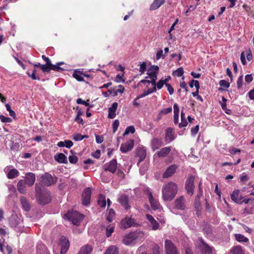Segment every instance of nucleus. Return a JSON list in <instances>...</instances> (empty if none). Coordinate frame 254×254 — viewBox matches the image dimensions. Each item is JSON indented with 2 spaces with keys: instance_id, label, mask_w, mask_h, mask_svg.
I'll return each mask as SVG.
<instances>
[{
  "instance_id": "nucleus-1",
  "label": "nucleus",
  "mask_w": 254,
  "mask_h": 254,
  "mask_svg": "<svg viewBox=\"0 0 254 254\" xmlns=\"http://www.w3.org/2000/svg\"><path fill=\"white\" fill-rule=\"evenodd\" d=\"M178 186L173 182H169L162 188V198L165 201H171L178 192Z\"/></svg>"
},
{
  "instance_id": "nucleus-2",
  "label": "nucleus",
  "mask_w": 254,
  "mask_h": 254,
  "mask_svg": "<svg viewBox=\"0 0 254 254\" xmlns=\"http://www.w3.org/2000/svg\"><path fill=\"white\" fill-rule=\"evenodd\" d=\"M187 208V201L185 197L183 196H180L176 198L173 202L171 211L176 213L177 210H185Z\"/></svg>"
},
{
  "instance_id": "nucleus-3",
  "label": "nucleus",
  "mask_w": 254,
  "mask_h": 254,
  "mask_svg": "<svg viewBox=\"0 0 254 254\" xmlns=\"http://www.w3.org/2000/svg\"><path fill=\"white\" fill-rule=\"evenodd\" d=\"M64 218H66L69 221H71L74 225H79L83 220L84 215L81 214L76 211H68L67 213L64 215Z\"/></svg>"
},
{
  "instance_id": "nucleus-4",
  "label": "nucleus",
  "mask_w": 254,
  "mask_h": 254,
  "mask_svg": "<svg viewBox=\"0 0 254 254\" xmlns=\"http://www.w3.org/2000/svg\"><path fill=\"white\" fill-rule=\"evenodd\" d=\"M64 64V62H59L56 64L52 65L51 66L48 65V64H42L41 69L44 72H49L51 70H53L56 71H63L64 70V68L60 66Z\"/></svg>"
},
{
  "instance_id": "nucleus-5",
  "label": "nucleus",
  "mask_w": 254,
  "mask_h": 254,
  "mask_svg": "<svg viewBox=\"0 0 254 254\" xmlns=\"http://www.w3.org/2000/svg\"><path fill=\"white\" fill-rule=\"evenodd\" d=\"M137 232H130L126 235L123 240L124 244L126 245H133L135 243L134 241L137 240L139 237V233Z\"/></svg>"
},
{
  "instance_id": "nucleus-6",
  "label": "nucleus",
  "mask_w": 254,
  "mask_h": 254,
  "mask_svg": "<svg viewBox=\"0 0 254 254\" xmlns=\"http://www.w3.org/2000/svg\"><path fill=\"white\" fill-rule=\"evenodd\" d=\"M165 254H179L176 247L170 240H166L165 241Z\"/></svg>"
},
{
  "instance_id": "nucleus-7",
  "label": "nucleus",
  "mask_w": 254,
  "mask_h": 254,
  "mask_svg": "<svg viewBox=\"0 0 254 254\" xmlns=\"http://www.w3.org/2000/svg\"><path fill=\"white\" fill-rule=\"evenodd\" d=\"M41 182L46 186H50L55 183L57 181L56 178L48 173H45L41 176Z\"/></svg>"
},
{
  "instance_id": "nucleus-8",
  "label": "nucleus",
  "mask_w": 254,
  "mask_h": 254,
  "mask_svg": "<svg viewBox=\"0 0 254 254\" xmlns=\"http://www.w3.org/2000/svg\"><path fill=\"white\" fill-rule=\"evenodd\" d=\"M59 245L61 247V254H65L68 251L69 247L68 240L64 236L61 237L59 241Z\"/></svg>"
},
{
  "instance_id": "nucleus-9",
  "label": "nucleus",
  "mask_w": 254,
  "mask_h": 254,
  "mask_svg": "<svg viewBox=\"0 0 254 254\" xmlns=\"http://www.w3.org/2000/svg\"><path fill=\"white\" fill-rule=\"evenodd\" d=\"M146 194H147L148 195V199L151 208L154 210L159 209L160 208L161 205L158 201L153 197L152 192L150 191L149 189H147L146 190Z\"/></svg>"
},
{
  "instance_id": "nucleus-10",
  "label": "nucleus",
  "mask_w": 254,
  "mask_h": 254,
  "mask_svg": "<svg viewBox=\"0 0 254 254\" xmlns=\"http://www.w3.org/2000/svg\"><path fill=\"white\" fill-rule=\"evenodd\" d=\"M198 240L201 243L199 246L201 252L203 254H211L213 248L207 245L202 238H199Z\"/></svg>"
},
{
  "instance_id": "nucleus-11",
  "label": "nucleus",
  "mask_w": 254,
  "mask_h": 254,
  "mask_svg": "<svg viewBox=\"0 0 254 254\" xmlns=\"http://www.w3.org/2000/svg\"><path fill=\"white\" fill-rule=\"evenodd\" d=\"M194 177L191 176L189 177L186 180L185 183V188L187 191V193L190 195H192L193 194V190H194Z\"/></svg>"
},
{
  "instance_id": "nucleus-12",
  "label": "nucleus",
  "mask_w": 254,
  "mask_h": 254,
  "mask_svg": "<svg viewBox=\"0 0 254 254\" xmlns=\"http://www.w3.org/2000/svg\"><path fill=\"white\" fill-rule=\"evenodd\" d=\"M103 167L105 171H109L114 174L116 172L117 168V160L113 159L109 163L105 164Z\"/></svg>"
},
{
  "instance_id": "nucleus-13",
  "label": "nucleus",
  "mask_w": 254,
  "mask_h": 254,
  "mask_svg": "<svg viewBox=\"0 0 254 254\" xmlns=\"http://www.w3.org/2000/svg\"><path fill=\"white\" fill-rule=\"evenodd\" d=\"M91 191L90 188H86L82 194V203L84 205H88L90 202Z\"/></svg>"
},
{
  "instance_id": "nucleus-14",
  "label": "nucleus",
  "mask_w": 254,
  "mask_h": 254,
  "mask_svg": "<svg viewBox=\"0 0 254 254\" xmlns=\"http://www.w3.org/2000/svg\"><path fill=\"white\" fill-rule=\"evenodd\" d=\"M37 198L39 202L42 205L47 204L51 200L50 193L47 191H44L43 193L37 197Z\"/></svg>"
},
{
  "instance_id": "nucleus-15",
  "label": "nucleus",
  "mask_w": 254,
  "mask_h": 254,
  "mask_svg": "<svg viewBox=\"0 0 254 254\" xmlns=\"http://www.w3.org/2000/svg\"><path fill=\"white\" fill-rule=\"evenodd\" d=\"M136 155L139 157V161L137 165L139 166L141 162L143 161L146 156V149L144 147H139L136 150Z\"/></svg>"
},
{
  "instance_id": "nucleus-16",
  "label": "nucleus",
  "mask_w": 254,
  "mask_h": 254,
  "mask_svg": "<svg viewBox=\"0 0 254 254\" xmlns=\"http://www.w3.org/2000/svg\"><path fill=\"white\" fill-rule=\"evenodd\" d=\"M134 146V140L131 139L124 144H122L120 150L123 153H127L132 150Z\"/></svg>"
},
{
  "instance_id": "nucleus-17",
  "label": "nucleus",
  "mask_w": 254,
  "mask_h": 254,
  "mask_svg": "<svg viewBox=\"0 0 254 254\" xmlns=\"http://www.w3.org/2000/svg\"><path fill=\"white\" fill-rule=\"evenodd\" d=\"M118 202L124 207L126 210H128L130 208V205L128 204V196L123 194L119 197L118 199Z\"/></svg>"
},
{
  "instance_id": "nucleus-18",
  "label": "nucleus",
  "mask_w": 254,
  "mask_h": 254,
  "mask_svg": "<svg viewBox=\"0 0 254 254\" xmlns=\"http://www.w3.org/2000/svg\"><path fill=\"white\" fill-rule=\"evenodd\" d=\"M23 180L26 182L28 186L31 187L34 184L35 182V175L32 172L27 173L25 174V179Z\"/></svg>"
},
{
  "instance_id": "nucleus-19",
  "label": "nucleus",
  "mask_w": 254,
  "mask_h": 254,
  "mask_svg": "<svg viewBox=\"0 0 254 254\" xmlns=\"http://www.w3.org/2000/svg\"><path fill=\"white\" fill-rule=\"evenodd\" d=\"M9 167L4 168V171L6 173L7 177L9 179H13L19 175V172L16 169H9Z\"/></svg>"
},
{
  "instance_id": "nucleus-20",
  "label": "nucleus",
  "mask_w": 254,
  "mask_h": 254,
  "mask_svg": "<svg viewBox=\"0 0 254 254\" xmlns=\"http://www.w3.org/2000/svg\"><path fill=\"white\" fill-rule=\"evenodd\" d=\"M172 147L167 146L162 148L159 151H157L155 155H157L159 158H165L167 157L170 153Z\"/></svg>"
},
{
  "instance_id": "nucleus-21",
  "label": "nucleus",
  "mask_w": 254,
  "mask_h": 254,
  "mask_svg": "<svg viewBox=\"0 0 254 254\" xmlns=\"http://www.w3.org/2000/svg\"><path fill=\"white\" fill-rule=\"evenodd\" d=\"M243 197L240 194V190H235L231 194V199L235 203L241 204V200Z\"/></svg>"
},
{
  "instance_id": "nucleus-22",
  "label": "nucleus",
  "mask_w": 254,
  "mask_h": 254,
  "mask_svg": "<svg viewBox=\"0 0 254 254\" xmlns=\"http://www.w3.org/2000/svg\"><path fill=\"white\" fill-rule=\"evenodd\" d=\"M163 145V141L161 138L154 137L151 140V147L153 151L158 149Z\"/></svg>"
},
{
  "instance_id": "nucleus-23",
  "label": "nucleus",
  "mask_w": 254,
  "mask_h": 254,
  "mask_svg": "<svg viewBox=\"0 0 254 254\" xmlns=\"http://www.w3.org/2000/svg\"><path fill=\"white\" fill-rule=\"evenodd\" d=\"M122 225L125 228H127L131 226H135L137 224L133 218L126 217L122 221Z\"/></svg>"
},
{
  "instance_id": "nucleus-24",
  "label": "nucleus",
  "mask_w": 254,
  "mask_h": 254,
  "mask_svg": "<svg viewBox=\"0 0 254 254\" xmlns=\"http://www.w3.org/2000/svg\"><path fill=\"white\" fill-rule=\"evenodd\" d=\"M175 137L174 132L173 131V129L171 127H168L166 129L165 136V141L168 143L173 140H174Z\"/></svg>"
},
{
  "instance_id": "nucleus-25",
  "label": "nucleus",
  "mask_w": 254,
  "mask_h": 254,
  "mask_svg": "<svg viewBox=\"0 0 254 254\" xmlns=\"http://www.w3.org/2000/svg\"><path fill=\"white\" fill-rule=\"evenodd\" d=\"M177 168L178 166L175 164L170 166L163 173V177L164 178H167L172 176L175 173Z\"/></svg>"
},
{
  "instance_id": "nucleus-26",
  "label": "nucleus",
  "mask_w": 254,
  "mask_h": 254,
  "mask_svg": "<svg viewBox=\"0 0 254 254\" xmlns=\"http://www.w3.org/2000/svg\"><path fill=\"white\" fill-rule=\"evenodd\" d=\"M27 183L24 180H20L17 185V190L21 194H25L27 190Z\"/></svg>"
},
{
  "instance_id": "nucleus-27",
  "label": "nucleus",
  "mask_w": 254,
  "mask_h": 254,
  "mask_svg": "<svg viewBox=\"0 0 254 254\" xmlns=\"http://www.w3.org/2000/svg\"><path fill=\"white\" fill-rule=\"evenodd\" d=\"M10 227L16 228L20 224V220L16 215H12L9 219Z\"/></svg>"
},
{
  "instance_id": "nucleus-28",
  "label": "nucleus",
  "mask_w": 254,
  "mask_h": 254,
  "mask_svg": "<svg viewBox=\"0 0 254 254\" xmlns=\"http://www.w3.org/2000/svg\"><path fill=\"white\" fill-rule=\"evenodd\" d=\"M118 104L117 102H114L111 107L109 108L108 110V117L109 119H114L116 116V112L117 109Z\"/></svg>"
},
{
  "instance_id": "nucleus-29",
  "label": "nucleus",
  "mask_w": 254,
  "mask_h": 254,
  "mask_svg": "<svg viewBox=\"0 0 254 254\" xmlns=\"http://www.w3.org/2000/svg\"><path fill=\"white\" fill-rule=\"evenodd\" d=\"M146 219L150 222L152 229L156 230L159 228V224L154 219L153 217L150 214L146 215Z\"/></svg>"
},
{
  "instance_id": "nucleus-30",
  "label": "nucleus",
  "mask_w": 254,
  "mask_h": 254,
  "mask_svg": "<svg viewBox=\"0 0 254 254\" xmlns=\"http://www.w3.org/2000/svg\"><path fill=\"white\" fill-rule=\"evenodd\" d=\"M55 160L60 163H67V158L65 155L62 153H59L55 155Z\"/></svg>"
},
{
  "instance_id": "nucleus-31",
  "label": "nucleus",
  "mask_w": 254,
  "mask_h": 254,
  "mask_svg": "<svg viewBox=\"0 0 254 254\" xmlns=\"http://www.w3.org/2000/svg\"><path fill=\"white\" fill-rule=\"evenodd\" d=\"M165 0H154L150 6V10H154L159 8L165 3Z\"/></svg>"
},
{
  "instance_id": "nucleus-32",
  "label": "nucleus",
  "mask_w": 254,
  "mask_h": 254,
  "mask_svg": "<svg viewBox=\"0 0 254 254\" xmlns=\"http://www.w3.org/2000/svg\"><path fill=\"white\" fill-rule=\"evenodd\" d=\"M20 201L23 209L26 211H28L30 209V205L27 199L25 197L21 196Z\"/></svg>"
},
{
  "instance_id": "nucleus-33",
  "label": "nucleus",
  "mask_w": 254,
  "mask_h": 254,
  "mask_svg": "<svg viewBox=\"0 0 254 254\" xmlns=\"http://www.w3.org/2000/svg\"><path fill=\"white\" fill-rule=\"evenodd\" d=\"M92 248L91 246L86 245L83 246L78 254H90L92 251Z\"/></svg>"
},
{
  "instance_id": "nucleus-34",
  "label": "nucleus",
  "mask_w": 254,
  "mask_h": 254,
  "mask_svg": "<svg viewBox=\"0 0 254 254\" xmlns=\"http://www.w3.org/2000/svg\"><path fill=\"white\" fill-rule=\"evenodd\" d=\"M194 206L196 210V214L198 216L201 214V210L202 208L200 200L195 199L194 202Z\"/></svg>"
},
{
  "instance_id": "nucleus-35",
  "label": "nucleus",
  "mask_w": 254,
  "mask_h": 254,
  "mask_svg": "<svg viewBox=\"0 0 254 254\" xmlns=\"http://www.w3.org/2000/svg\"><path fill=\"white\" fill-rule=\"evenodd\" d=\"M148 75L150 76V78L151 79V81H150V83L154 86L156 87V81L157 80V73L155 71H148Z\"/></svg>"
},
{
  "instance_id": "nucleus-36",
  "label": "nucleus",
  "mask_w": 254,
  "mask_h": 254,
  "mask_svg": "<svg viewBox=\"0 0 254 254\" xmlns=\"http://www.w3.org/2000/svg\"><path fill=\"white\" fill-rule=\"evenodd\" d=\"M156 91V87L154 86L152 88H149L147 91H144L143 93L141 94L139 96L136 98V100L143 98L152 93L155 92Z\"/></svg>"
},
{
  "instance_id": "nucleus-37",
  "label": "nucleus",
  "mask_w": 254,
  "mask_h": 254,
  "mask_svg": "<svg viewBox=\"0 0 254 254\" xmlns=\"http://www.w3.org/2000/svg\"><path fill=\"white\" fill-rule=\"evenodd\" d=\"M35 189L36 197L43 193L44 191H46L44 190V188L41 184H36Z\"/></svg>"
},
{
  "instance_id": "nucleus-38",
  "label": "nucleus",
  "mask_w": 254,
  "mask_h": 254,
  "mask_svg": "<svg viewBox=\"0 0 254 254\" xmlns=\"http://www.w3.org/2000/svg\"><path fill=\"white\" fill-rule=\"evenodd\" d=\"M104 254H119L118 249L116 247L112 246L106 251Z\"/></svg>"
},
{
  "instance_id": "nucleus-39",
  "label": "nucleus",
  "mask_w": 254,
  "mask_h": 254,
  "mask_svg": "<svg viewBox=\"0 0 254 254\" xmlns=\"http://www.w3.org/2000/svg\"><path fill=\"white\" fill-rule=\"evenodd\" d=\"M98 204L101 208L105 207L106 205V201L105 197L104 195L100 194L98 200Z\"/></svg>"
},
{
  "instance_id": "nucleus-40",
  "label": "nucleus",
  "mask_w": 254,
  "mask_h": 254,
  "mask_svg": "<svg viewBox=\"0 0 254 254\" xmlns=\"http://www.w3.org/2000/svg\"><path fill=\"white\" fill-rule=\"evenodd\" d=\"M73 77L78 81L84 80L83 76L81 72L79 71L75 70L72 74Z\"/></svg>"
},
{
  "instance_id": "nucleus-41",
  "label": "nucleus",
  "mask_w": 254,
  "mask_h": 254,
  "mask_svg": "<svg viewBox=\"0 0 254 254\" xmlns=\"http://www.w3.org/2000/svg\"><path fill=\"white\" fill-rule=\"evenodd\" d=\"M235 237L236 240L239 242H248L249 241L247 238L240 234H235Z\"/></svg>"
},
{
  "instance_id": "nucleus-42",
  "label": "nucleus",
  "mask_w": 254,
  "mask_h": 254,
  "mask_svg": "<svg viewBox=\"0 0 254 254\" xmlns=\"http://www.w3.org/2000/svg\"><path fill=\"white\" fill-rule=\"evenodd\" d=\"M88 136L87 135H82L80 134L76 133L73 135V139L75 141H80L84 138H87Z\"/></svg>"
},
{
  "instance_id": "nucleus-43",
  "label": "nucleus",
  "mask_w": 254,
  "mask_h": 254,
  "mask_svg": "<svg viewBox=\"0 0 254 254\" xmlns=\"http://www.w3.org/2000/svg\"><path fill=\"white\" fill-rule=\"evenodd\" d=\"M114 227L112 225H108L106 230V234L107 237H109L111 236L112 234L114 232Z\"/></svg>"
},
{
  "instance_id": "nucleus-44",
  "label": "nucleus",
  "mask_w": 254,
  "mask_h": 254,
  "mask_svg": "<svg viewBox=\"0 0 254 254\" xmlns=\"http://www.w3.org/2000/svg\"><path fill=\"white\" fill-rule=\"evenodd\" d=\"M233 254H244L242 248L240 246H236L232 249Z\"/></svg>"
},
{
  "instance_id": "nucleus-45",
  "label": "nucleus",
  "mask_w": 254,
  "mask_h": 254,
  "mask_svg": "<svg viewBox=\"0 0 254 254\" xmlns=\"http://www.w3.org/2000/svg\"><path fill=\"white\" fill-rule=\"evenodd\" d=\"M135 128L133 126H130L127 127L124 132V135H127L129 133H133L135 132Z\"/></svg>"
},
{
  "instance_id": "nucleus-46",
  "label": "nucleus",
  "mask_w": 254,
  "mask_h": 254,
  "mask_svg": "<svg viewBox=\"0 0 254 254\" xmlns=\"http://www.w3.org/2000/svg\"><path fill=\"white\" fill-rule=\"evenodd\" d=\"M41 250H42V252H46L47 251V248L46 246L42 243L39 244L37 247V251L38 253H40V254H42Z\"/></svg>"
},
{
  "instance_id": "nucleus-47",
  "label": "nucleus",
  "mask_w": 254,
  "mask_h": 254,
  "mask_svg": "<svg viewBox=\"0 0 254 254\" xmlns=\"http://www.w3.org/2000/svg\"><path fill=\"white\" fill-rule=\"evenodd\" d=\"M240 181L243 184H245L249 180V176L245 173H243L240 177Z\"/></svg>"
},
{
  "instance_id": "nucleus-48",
  "label": "nucleus",
  "mask_w": 254,
  "mask_h": 254,
  "mask_svg": "<svg viewBox=\"0 0 254 254\" xmlns=\"http://www.w3.org/2000/svg\"><path fill=\"white\" fill-rule=\"evenodd\" d=\"M0 120L1 122L8 123L12 122V119L9 117H6L2 115H0Z\"/></svg>"
},
{
  "instance_id": "nucleus-49",
  "label": "nucleus",
  "mask_w": 254,
  "mask_h": 254,
  "mask_svg": "<svg viewBox=\"0 0 254 254\" xmlns=\"http://www.w3.org/2000/svg\"><path fill=\"white\" fill-rule=\"evenodd\" d=\"M69 161L71 164H75L78 161V158L77 156L72 155H70L68 157Z\"/></svg>"
},
{
  "instance_id": "nucleus-50",
  "label": "nucleus",
  "mask_w": 254,
  "mask_h": 254,
  "mask_svg": "<svg viewBox=\"0 0 254 254\" xmlns=\"http://www.w3.org/2000/svg\"><path fill=\"white\" fill-rule=\"evenodd\" d=\"M184 72L183 68L181 67L176 69L174 72V74L178 77H181L183 75Z\"/></svg>"
},
{
  "instance_id": "nucleus-51",
  "label": "nucleus",
  "mask_w": 254,
  "mask_h": 254,
  "mask_svg": "<svg viewBox=\"0 0 254 254\" xmlns=\"http://www.w3.org/2000/svg\"><path fill=\"white\" fill-rule=\"evenodd\" d=\"M119 124H120V122L118 120H115L114 121V122L112 124V127H113L114 133H115L117 131L119 126Z\"/></svg>"
},
{
  "instance_id": "nucleus-52",
  "label": "nucleus",
  "mask_w": 254,
  "mask_h": 254,
  "mask_svg": "<svg viewBox=\"0 0 254 254\" xmlns=\"http://www.w3.org/2000/svg\"><path fill=\"white\" fill-rule=\"evenodd\" d=\"M118 89H116V91H115L114 96L118 95V93H123L125 91V88L123 85H120L118 86Z\"/></svg>"
},
{
  "instance_id": "nucleus-53",
  "label": "nucleus",
  "mask_w": 254,
  "mask_h": 254,
  "mask_svg": "<svg viewBox=\"0 0 254 254\" xmlns=\"http://www.w3.org/2000/svg\"><path fill=\"white\" fill-rule=\"evenodd\" d=\"M89 101V100H87V101H83L81 98H78L76 100V103L78 104H83L85 105V106H89V104L88 102Z\"/></svg>"
},
{
  "instance_id": "nucleus-54",
  "label": "nucleus",
  "mask_w": 254,
  "mask_h": 254,
  "mask_svg": "<svg viewBox=\"0 0 254 254\" xmlns=\"http://www.w3.org/2000/svg\"><path fill=\"white\" fill-rule=\"evenodd\" d=\"M219 83L221 86L224 87L226 88H228L230 86V83L225 80H221Z\"/></svg>"
},
{
  "instance_id": "nucleus-55",
  "label": "nucleus",
  "mask_w": 254,
  "mask_h": 254,
  "mask_svg": "<svg viewBox=\"0 0 254 254\" xmlns=\"http://www.w3.org/2000/svg\"><path fill=\"white\" fill-rule=\"evenodd\" d=\"M172 111V109L171 107H168L165 109H163L161 111H160L159 114L166 115L170 113H171Z\"/></svg>"
},
{
  "instance_id": "nucleus-56",
  "label": "nucleus",
  "mask_w": 254,
  "mask_h": 254,
  "mask_svg": "<svg viewBox=\"0 0 254 254\" xmlns=\"http://www.w3.org/2000/svg\"><path fill=\"white\" fill-rule=\"evenodd\" d=\"M139 71L141 72V74L143 73L146 70V64L145 62H143L142 64H139Z\"/></svg>"
},
{
  "instance_id": "nucleus-57",
  "label": "nucleus",
  "mask_w": 254,
  "mask_h": 254,
  "mask_svg": "<svg viewBox=\"0 0 254 254\" xmlns=\"http://www.w3.org/2000/svg\"><path fill=\"white\" fill-rule=\"evenodd\" d=\"M27 74L28 75V76L30 78H31L33 80H40V78L39 76H37L36 75V74L34 73H32L31 74L29 72H27Z\"/></svg>"
},
{
  "instance_id": "nucleus-58",
  "label": "nucleus",
  "mask_w": 254,
  "mask_h": 254,
  "mask_svg": "<svg viewBox=\"0 0 254 254\" xmlns=\"http://www.w3.org/2000/svg\"><path fill=\"white\" fill-rule=\"evenodd\" d=\"M242 83H243V75H241V76H239V77L238 78V79L237 81V87L238 89H240L242 87Z\"/></svg>"
},
{
  "instance_id": "nucleus-59",
  "label": "nucleus",
  "mask_w": 254,
  "mask_h": 254,
  "mask_svg": "<svg viewBox=\"0 0 254 254\" xmlns=\"http://www.w3.org/2000/svg\"><path fill=\"white\" fill-rule=\"evenodd\" d=\"M198 129H199V126L198 125H196L195 127L192 128L191 129V135L193 136L195 135L197 133Z\"/></svg>"
},
{
  "instance_id": "nucleus-60",
  "label": "nucleus",
  "mask_w": 254,
  "mask_h": 254,
  "mask_svg": "<svg viewBox=\"0 0 254 254\" xmlns=\"http://www.w3.org/2000/svg\"><path fill=\"white\" fill-rule=\"evenodd\" d=\"M222 100L223 102L221 104V108L223 110H226L227 107H226V101L227 99L223 96L222 98Z\"/></svg>"
},
{
  "instance_id": "nucleus-61",
  "label": "nucleus",
  "mask_w": 254,
  "mask_h": 254,
  "mask_svg": "<svg viewBox=\"0 0 254 254\" xmlns=\"http://www.w3.org/2000/svg\"><path fill=\"white\" fill-rule=\"evenodd\" d=\"M241 61L242 62V64L243 65H246L247 64L246 61L245 60V54L244 52H242L241 54V57H240Z\"/></svg>"
},
{
  "instance_id": "nucleus-62",
  "label": "nucleus",
  "mask_w": 254,
  "mask_h": 254,
  "mask_svg": "<svg viewBox=\"0 0 254 254\" xmlns=\"http://www.w3.org/2000/svg\"><path fill=\"white\" fill-rule=\"evenodd\" d=\"M166 86L167 87V90L169 94L172 95L174 91L173 87L170 84H166Z\"/></svg>"
},
{
  "instance_id": "nucleus-63",
  "label": "nucleus",
  "mask_w": 254,
  "mask_h": 254,
  "mask_svg": "<svg viewBox=\"0 0 254 254\" xmlns=\"http://www.w3.org/2000/svg\"><path fill=\"white\" fill-rule=\"evenodd\" d=\"M245 79L246 82L248 83H250L252 82L253 80V77L252 74H247L245 76Z\"/></svg>"
},
{
  "instance_id": "nucleus-64",
  "label": "nucleus",
  "mask_w": 254,
  "mask_h": 254,
  "mask_svg": "<svg viewBox=\"0 0 254 254\" xmlns=\"http://www.w3.org/2000/svg\"><path fill=\"white\" fill-rule=\"evenodd\" d=\"M64 144L65 146L68 148H70L73 145V142L70 140H65Z\"/></svg>"
}]
</instances>
